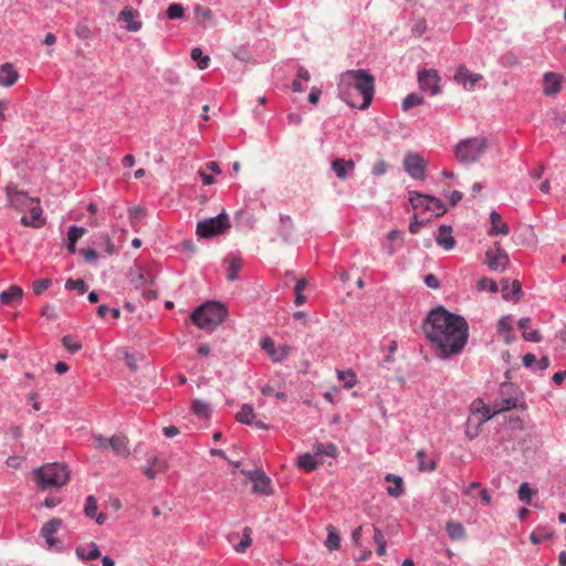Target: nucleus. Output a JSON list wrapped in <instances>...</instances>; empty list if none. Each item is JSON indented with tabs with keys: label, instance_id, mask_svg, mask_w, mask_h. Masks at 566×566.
I'll return each mask as SVG.
<instances>
[{
	"label": "nucleus",
	"instance_id": "44",
	"mask_svg": "<svg viewBox=\"0 0 566 566\" xmlns=\"http://www.w3.org/2000/svg\"><path fill=\"white\" fill-rule=\"evenodd\" d=\"M242 535H243V536H242L241 542H240L238 545H235V551H237L238 553H243V552H245V549H247L248 547H250V546H251V544H252V537H251V535H252V530H251L250 527H248V526H247V527H244V528H243V534H242Z\"/></svg>",
	"mask_w": 566,
	"mask_h": 566
},
{
	"label": "nucleus",
	"instance_id": "60",
	"mask_svg": "<svg viewBox=\"0 0 566 566\" xmlns=\"http://www.w3.org/2000/svg\"><path fill=\"white\" fill-rule=\"evenodd\" d=\"M523 338L527 342H535V343H538L541 342L542 339V336L539 334V332L537 331H532V332H524L523 333Z\"/></svg>",
	"mask_w": 566,
	"mask_h": 566
},
{
	"label": "nucleus",
	"instance_id": "47",
	"mask_svg": "<svg viewBox=\"0 0 566 566\" xmlns=\"http://www.w3.org/2000/svg\"><path fill=\"white\" fill-rule=\"evenodd\" d=\"M534 494V491L532 490V488L530 486L528 483L526 482H523L520 488H518V499L526 503V504H530L531 501H532V496Z\"/></svg>",
	"mask_w": 566,
	"mask_h": 566
},
{
	"label": "nucleus",
	"instance_id": "36",
	"mask_svg": "<svg viewBox=\"0 0 566 566\" xmlns=\"http://www.w3.org/2000/svg\"><path fill=\"white\" fill-rule=\"evenodd\" d=\"M314 452H315V455L325 454V455H328L332 458H336L338 455L337 447L334 443H327V444L316 443L314 446Z\"/></svg>",
	"mask_w": 566,
	"mask_h": 566
},
{
	"label": "nucleus",
	"instance_id": "1",
	"mask_svg": "<svg viewBox=\"0 0 566 566\" xmlns=\"http://www.w3.org/2000/svg\"><path fill=\"white\" fill-rule=\"evenodd\" d=\"M423 329L440 357L458 354L468 342L469 326L465 319L443 307L430 312Z\"/></svg>",
	"mask_w": 566,
	"mask_h": 566
},
{
	"label": "nucleus",
	"instance_id": "49",
	"mask_svg": "<svg viewBox=\"0 0 566 566\" xmlns=\"http://www.w3.org/2000/svg\"><path fill=\"white\" fill-rule=\"evenodd\" d=\"M86 233V229L82 227L72 226L67 232V240L71 243H76L84 234Z\"/></svg>",
	"mask_w": 566,
	"mask_h": 566
},
{
	"label": "nucleus",
	"instance_id": "2",
	"mask_svg": "<svg viewBox=\"0 0 566 566\" xmlns=\"http://www.w3.org/2000/svg\"><path fill=\"white\" fill-rule=\"evenodd\" d=\"M342 98L352 107L366 109L375 94V78L366 70H352L342 75Z\"/></svg>",
	"mask_w": 566,
	"mask_h": 566
},
{
	"label": "nucleus",
	"instance_id": "59",
	"mask_svg": "<svg viewBox=\"0 0 566 566\" xmlns=\"http://www.w3.org/2000/svg\"><path fill=\"white\" fill-rule=\"evenodd\" d=\"M124 360H125V364L127 365V367L130 370H133V371L137 370V368H138L137 358L134 355L126 354L125 357H124Z\"/></svg>",
	"mask_w": 566,
	"mask_h": 566
},
{
	"label": "nucleus",
	"instance_id": "12",
	"mask_svg": "<svg viewBox=\"0 0 566 566\" xmlns=\"http://www.w3.org/2000/svg\"><path fill=\"white\" fill-rule=\"evenodd\" d=\"M261 347L268 353L270 358L275 363L286 359L292 350L290 345H282V346L275 347L273 339H271L270 337H265L261 340Z\"/></svg>",
	"mask_w": 566,
	"mask_h": 566
},
{
	"label": "nucleus",
	"instance_id": "57",
	"mask_svg": "<svg viewBox=\"0 0 566 566\" xmlns=\"http://www.w3.org/2000/svg\"><path fill=\"white\" fill-rule=\"evenodd\" d=\"M108 440L109 439L104 438L102 434H97L94 437V446L97 449H107L109 448Z\"/></svg>",
	"mask_w": 566,
	"mask_h": 566
},
{
	"label": "nucleus",
	"instance_id": "34",
	"mask_svg": "<svg viewBox=\"0 0 566 566\" xmlns=\"http://www.w3.org/2000/svg\"><path fill=\"white\" fill-rule=\"evenodd\" d=\"M426 210L431 211L439 217L446 213L447 208L439 198L428 196V203L426 205Z\"/></svg>",
	"mask_w": 566,
	"mask_h": 566
},
{
	"label": "nucleus",
	"instance_id": "52",
	"mask_svg": "<svg viewBox=\"0 0 566 566\" xmlns=\"http://www.w3.org/2000/svg\"><path fill=\"white\" fill-rule=\"evenodd\" d=\"M62 344L71 353H76L82 348V344L74 342L73 338L69 335L62 338Z\"/></svg>",
	"mask_w": 566,
	"mask_h": 566
},
{
	"label": "nucleus",
	"instance_id": "9",
	"mask_svg": "<svg viewBox=\"0 0 566 566\" xmlns=\"http://www.w3.org/2000/svg\"><path fill=\"white\" fill-rule=\"evenodd\" d=\"M486 264L493 271H504L509 264V255L499 242L494 243V249L486 251Z\"/></svg>",
	"mask_w": 566,
	"mask_h": 566
},
{
	"label": "nucleus",
	"instance_id": "21",
	"mask_svg": "<svg viewBox=\"0 0 566 566\" xmlns=\"http://www.w3.org/2000/svg\"><path fill=\"white\" fill-rule=\"evenodd\" d=\"M108 443L116 455L126 458L129 454L128 439L124 434H114Z\"/></svg>",
	"mask_w": 566,
	"mask_h": 566
},
{
	"label": "nucleus",
	"instance_id": "39",
	"mask_svg": "<svg viewBox=\"0 0 566 566\" xmlns=\"http://www.w3.org/2000/svg\"><path fill=\"white\" fill-rule=\"evenodd\" d=\"M191 59L197 62V66L200 70H205L209 66L210 57L208 55H203L202 50L199 48L191 50Z\"/></svg>",
	"mask_w": 566,
	"mask_h": 566
},
{
	"label": "nucleus",
	"instance_id": "63",
	"mask_svg": "<svg viewBox=\"0 0 566 566\" xmlns=\"http://www.w3.org/2000/svg\"><path fill=\"white\" fill-rule=\"evenodd\" d=\"M424 283L427 284L428 287L430 289H438L439 287V280L436 275L433 274H428L426 277H424Z\"/></svg>",
	"mask_w": 566,
	"mask_h": 566
},
{
	"label": "nucleus",
	"instance_id": "17",
	"mask_svg": "<svg viewBox=\"0 0 566 566\" xmlns=\"http://www.w3.org/2000/svg\"><path fill=\"white\" fill-rule=\"evenodd\" d=\"M42 208L39 205V199H35V202L30 207V217L23 216L21 218V223L24 227H32V228H41L45 220L42 218Z\"/></svg>",
	"mask_w": 566,
	"mask_h": 566
},
{
	"label": "nucleus",
	"instance_id": "37",
	"mask_svg": "<svg viewBox=\"0 0 566 566\" xmlns=\"http://www.w3.org/2000/svg\"><path fill=\"white\" fill-rule=\"evenodd\" d=\"M297 464L300 468L304 469L306 472H311L316 469L317 461H315V457L313 454L305 453L298 458Z\"/></svg>",
	"mask_w": 566,
	"mask_h": 566
},
{
	"label": "nucleus",
	"instance_id": "31",
	"mask_svg": "<svg viewBox=\"0 0 566 566\" xmlns=\"http://www.w3.org/2000/svg\"><path fill=\"white\" fill-rule=\"evenodd\" d=\"M227 261L229 263L227 279L229 281H235L238 279V272L242 266V260L237 255H229Z\"/></svg>",
	"mask_w": 566,
	"mask_h": 566
},
{
	"label": "nucleus",
	"instance_id": "32",
	"mask_svg": "<svg viewBox=\"0 0 566 566\" xmlns=\"http://www.w3.org/2000/svg\"><path fill=\"white\" fill-rule=\"evenodd\" d=\"M254 418L255 413L253 411V408L248 403H243L241 406V409L235 415V419L244 424H251Z\"/></svg>",
	"mask_w": 566,
	"mask_h": 566
},
{
	"label": "nucleus",
	"instance_id": "46",
	"mask_svg": "<svg viewBox=\"0 0 566 566\" xmlns=\"http://www.w3.org/2000/svg\"><path fill=\"white\" fill-rule=\"evenodd\" d=\"M426 457V452L420 450L417 452V458L419 460V470L420 471H433L436 470L437 468V462L434 460H430L428 462H426V459H423Z\"/></svg>",
	"mask_w": 566,
	"mask_h": 566
},
{
	"label": "nucleus",
	"instance_id": "43",
	"mask_svg": "<svg viewBox=\"0 0 566 566\" xmlns=\"http://www.w3.org/2000/svg\"><path fill=\"white\" fill-rule=\"evenodd\" d=\"M337 378L339 380L345 381V387L346 388H352L357 382L356 374L352 369H348V370H337Z\"/></svg>",
	"mask_w": 566,
	"mask_h": 566
},
{
	"label": "nucleus",
	"instance_id": "7",
	"mask_svg": "<svg viewBox=\"0 0 566 566\" xmlns=\"http://www.w3.org/2000/svg\"><path fill=\"white\" fill-rule=\"evenodd\" d=\"M403 168L411 178L423 180L426 177L427 161L417 153H408L403 158Z\"/></svg>",
	"mask_w": 566,
	"mask_h": 566
},
{
	"label": "nucleus",
	"instance_id": "55",
	"mask_svg": "<svg viewBox=\"0 0 566 566\" xmlns=\"http://www.w3.org/2000/svg\"><path fill=\"white\" fill-rule=\"evenodd\" d=\"M387 170V163L385 160H378L373 165L371 172L375 176H381Z\"/></svg>",
	"mask_w": 566,
	"mask_h": 566
},
{
	"label": "nucleus",
	"instance_id": "14",
	"mask_svg": "<svg viewBox=\"0 0 566 566\" xmlns=\"http://www.w3.org/2000/svg\"><path fill=\"white\" fill-rule=\"evenodd\" d=\"M139 12L133 7H125L119 13V20L126 23V30L137 32L142 29L143 23L138 20Z\"/></svg>",
	"mask_w": 566,
	"mask_h": 566
},
{
	"label": "nucleus",
	"instance_id": "45",
	"mask_svg": "<svg viewBox=\"0 0 566 566\" xmlns=\"http://www.w3.org/2000/svg\"><path fill=\"white\" fill-rule=\"evenodd\" d=\"M195 15L198 22H211L212 21V11L209 8L197 6L195 8Z\"/></svg>",
	"mask_w": 566,
	"mask_h": 566
},
{
	"label": "nucleus",
	"instance_id": "51",
	"mask_svg": "<svg viewBox=\"0 0 566 566\" xmlns=\"http://www.w3.org/2000/svg\"><path fill=\"white\" fill-rule=\"evenodd\" d=\"M476 287H478L479 291L489 290L492 293L497 292V284H496V282L493 281L492 279H488V277H483V279L479 280V282L476 284Z\"/></svg>",
	"mask_w": 566,
	"mask_h": 566
},
{
	"label": "nucleus",
	"instance_id": "10",
	"mask_svg": "<svg viewBox=\"0 0 566 566\" xmlns=\"http://www.w3.org/2000/svg\"><path fill=\"white\" fill-rule=\"evenodd\" d=\"M130 283L137 290L145 289L148 285H151L155 281L154 273L147 268L135 265L130 269Z\"/></svg>",
	"mask_w": 566,
	"mask_h": 566
},
{
	"label": "nucleus",
	"instance_id": "35",
	"mask_svg": "<svg viewBox=\"0 0 566 566\" xmlns=\"http://www.w3.org/2000/svg\"><path fill=\"white\" fill-rule=\"evenodd\" d=\"M482 424H479V420L474 416H470L467 421L465 436L469 440H473L480 433Z\"/></svg>",
	"mask_w": 566,
	"mask_h": 566
},
{
	"label": "nucleus",
	"instance_id": "11",
	"mask_svg": "<svg viewBox=\"0 0 566 566\" xmlns=\"http://www.w3.org/2000/svg\"><path fill=\"white\" fill-rule=\"evenodd\" d=\"M247 476L253 481V491L263 495H270L273 492L271 479L261 470L247 472Z\"/></svg>",
	"mask_w": 566,
	"mask_h": 566
},
{
	"label": "nucleus",
	"instance_id": "24",
	"mask_svg": "<svg viewBox=\"0 0 566 566\" xmlns=\"http://www.w3.org/2000/svg\"><path fill=\"white\" fill-rule=\"evenodd\" d=\"M436 240L440 247L448 251L452 250L455 245L452 228L450 226H441Z\"/></svg>",
	"mask_w": 566,
	"mask_h": 566
},
{
	"label": "nucleus",
	"instance_id": "48",
	"mask_svg": "<svg viewBox=\"0 0 566 566\" xmlns=\"http://www.w3.org/2000/svg\"><path fill=\"white\" fill-rule=\"evenodd\" d=\"M66 290H75L78 294H84L87 291V284L83 280L69 279L65 282Z\"/></svg>",
	"mask_w": 566,
	"mask_h": 566
},
{
	"label": "nucleus",
	"instance_id": "42",
	"mask_svg": "<svg viewBox=\"0 0 566 566\" xmlns=\"http://www.w3.org/2000/svg\"><path fill=\"white\" fill-rule=\"evenodd\" d=\"M191 409L193 413H196L200 418H207L210 415V407L207 402L202 400H193L191 405Z\"/></svg>",
	"mask_w": 566,
	"mask_h": 566
},
{
	"label": "nucleus",
	"instance_id": "28",
	"mask_svg": "<svg viewBox=\"0 0 566 566\" xmlns=\"http://www.w3.org/2000/svg\"><path fill=\"white\" fill-rule=\"evenodd\" d=\"M385 480L387 482H392L394 485H390L387 488V493L392 496V497H399L402 495L403 493V488H402V479L397 476V475H394L391 473L387 474Z\"/></svg>",
	"mask_w": 566,
	"mask_h": 566
},
{
	"label": "nucleus",
	"instance_id": "29",
	"mask_svg": "<svg viewBox=\"0 0 566 566\" xmlns=\"http://www.w3.org/2000/svg\"><path fill=\"white\" fill-rule=\"evenodd\" d=\"M447 533L452 541L462 539L465 537V528L461 523L448 522L446 525Z\"/></svg>",
	"mask_w": 566,
	"mask_h": 566
},
{
	"label": "nucleus",
	"instance_id": "19",
	"mask_svg": "<svg viewBox=\"0 0 566 566\" xmlns=\"http://www.w3.org/2000/svg\"><path fill=\"white\" fill-rule=\"evenodd\" d=\"M562 88V76L557 73L547 72L543 77V93L546 96H555Z\"/></svg>",
	"mask_w": 566,
	"mask_h": 566
},
{
	"label": "nucleus",
	"instance_id": "58",
	"mask_svg": "<svg viewBox=\"0 0 566 566\" xmlns=\"http://www.w3.org/2000/svg\"><path fill=\"white\" fill-rule=\"evenodd\" d=\"M497 326H499L500 333L512 332V326H511V323H510V317H507V316L502 317L499 321Z\"/></svg>",
	"mask_w": 566,
	"mask_h": 566
},
{
	"label": "nucleus",
	"instance_id": "6",
	"mask_svg": "<svg viewBox=\"0 0 566 566\" xmlns=\"http://www.w3.org/2000/svg\"><path fill=\"white\" fill-rule=\"evenodd\" d=\"M229 228L230 221L228 214L224 211H222L219 216L214 218H209L199 221L197 224V234L200 238H211L223 233Z\"/></svg>",
	"mask_w": 566,
	"mask_h": 566
},
{
	"label": "nucleus",
	"instance_id": "30",
	"mask_svg": "<svg viewBox=\"0 0 566 566\" xmlns=\"http://www.w3.org/2000/svg\"><path fill=\"white\" fill-rule=\"evenodd\" d=\"M327 538L325 541V546L329 551L338 549L340 546V536L336 528L333 525H327Z\"/></svg>",
	"mask_w": 566,
	"mask_h": 566
},
{
	"label": "nucleus",
	"instance_id": "26",
	"mask_svg": "<svg viewBox=\"0 0 566 566\" xmlns=\"http://www.w3.org/2000/svg\"><path fill=\"white\" fill-rule=\"evenodd\" d=\"M75 554L83 562L94 560L101 556L99 548L94 542L90 543L88 549L85 546L76 547Z\"/></svg>",
	"mask_w": 566,
	"mask_h": 566
},
{
	"label": "nucleus",
	"instance_id": "61",
	"mask_svg": "<svg viewBox=\"0 0 566 566\" xmlns=\"http://www.w3.org/2000/svg\"><path fill=\"white\" fill-rule=\"evenodd\" d=\"M42 315L52 319L57 316L56 308L53 305H46L42 310Z\"/></svg>",
	"mask_w": 566,
	"mask_h": 566
},
{
	"label": "nucleus",
	"instance_id": "50",
	"mask_svg": "<svg viewBox=\"0 0 566 566\" xmlns=\"http://www.w3.org/2000/svg\"><path fill=\"white\" fill-rule=\"evenodd\" d=\"M52 284L50 279H41L33 282L32 289L35 295L44 293Z\"/></svg>",
	"mask_w": 566,
	"mask_h": 566
},
{
	"label": "nucleus",
	"instance_id": "27",
	"mask_svg": "<svg viewBox=\"0 0 566 566\" xmlns=\"http://www.w3.org/2000/svg\"><path fill=\"white\" fill-rule=\"evenodd\" d=\"M23 296V290L18 285H11L8 290L0 293V303L10 305L14 301H20Z\"/></svg>",
	"mask_w": 566,
	"mask_h": 566
},
{
	"label": "nucleus",
	"instance_id": "20",
	"mask_svg": "<svg viewBox=\"0 0 566 566\" xmlns=\"http://www.w3.org/2000/svg\"><path fill=\"white\" fill-rule=\"evenodd\" d=\"M355 165L353 159L336 158L331 163V168L338 179L345 180L348 177V172L354 170Z\"/></svg>",
	"mask_w": 566,
	"mask_h": 566
},
{
	"label": "nucleus",
	"instance_id": "64",
	"mask_svg": "<svg viewBox=\"0 0 566 566\" xmlns=\"http://www.w3.org/2000/svg\"><path fill=\"white\" fill-rule=\"evenodd\" d=\"M422 226L423 222L419 221L417 214H415L413 220L409 224V231L411 233H418Z\"/></svg>",
	"mask_w": 566,
	"mask_h": 566
},
{
	"label": "nucleus",
	"instance_id": "3",
	"mask_svg": "<svg viewBox=\"0 0 566 566\" xmlns=\"http://www.w3.org/2000/svg\"><path fill=\"white\" fill-rule=\"evenodd\" d=\"M228 316L227 307L219 302H208L191 314V321L201 329H214Z\"/></svg>",
	"mask_w": 566,
	"mask_h": 566
},
{
	"label": "nucleus",
	"instance_id": "53",
	"mask_svg": "<svg viewBox=\"0 0 566 566\" xmlns=\"http://www.w3.org/2000/svg\"><path fill=\"white\" fill-rule=\"evenodd\" d=\"M97 511V502L93 495L87 496L85 503V514L88 517H94Z\"/></svg>",
	"mask_w": 566,
	"mask_h": 566
},
{
	"label": "nucleus",
	"instance_id": "23",
	"mask_svg": "<svg viewBox=\"0 0 566 566\" xmlns=\"http://www.w3.org/2000/svg\"><path fill=\"white\" fill-rule=\"evenodd\" d=\"M501 284H502L503 298L518 300L522 296V286H521L520 281L514 280L513 282H510L507 279H504V280H502Z\"/></svg>",
	"mask_w": 566,
	"mask_h": 566
},
{
	"label": "nucleus",
	"instance_id": "4",
	"mask_svg": "<svg viewBox=\"0 0 566 566\" xmlns=\"http://www.w3.org/2000/svg\"><path fill=\"white\" fill-rule=\"evenodd\" d=\"M35 481L42 489L60 488L70 479L67 467L62 463H49L34 472Z\"/></svg>",
	"mask_w": 566,
	"mask_h": 566
},
{
	"label": "nucleus",
	"instance_id": "18",
	"mask_svg": "<svg viewBox=\"0 0 566 566\" xmlns=\"http://www.w3.org/2000/svg\"><path fill=\"white\" fill-rule=\"evenodd\" d=\"M62 525L63 521L61 518L53 517L41 528V535L44 537L49 547H53L57 543L54 534L62 527Z\"/></svg>",
	"mask_w": 566,
	"mask_h": 566
},
{
	"label": "nucleus",
	"instance_id": "56",
	"mask_svg": "<svg viewBox=\"0 0 566 566\" xmlns=\"http://www.w3.org/2000/svg\"><path fill=\"white\" fill-rule=\"evenodd\" d=\"M516 406H517V399L510 397L502 401L501 408L496 411L499 412V411L512 410V409L516 408Z\"/></svg>",
	"mask_w": 566,
	"mask_h": 566
},
{
	"label": "nucleus",
	"instance_id": "8",
	"mask_svg": "<svg viewBox=\"0 0 566 566\" xmlns=\"http://www.w3.org/2000/svg\"><path fill=\"white\" fill-rule=\"evenodd\" d=\"M9 205L17 210H24L30 208L36 198L29 197L25 192L18 190L15 185H9L6 188Z\"/></svg>",
	"mask_w": 566,
	"mask_h": 566
},
{
	"label": "nucleus",
	"instance_id": "38",
	"mask_svg": "<svg viewBox=\"0 0 566 566\" xmlns=\"http://www.w3.org/2000/svg\"><path fill=\"white\" fill-rule=\"evenodd\" d=\"M428 196L418 191L409 192V202L411 203L413 209L423 208L426 210V205L428 203Z\"/></svg>",
	"mask_w": 566,
	"mask_h": 566
},
{
	"label": "nucleus",
	"instance_id": "15",
	"mask_svg": "<svg viewBox=\"0 0 566 566\" xmlns=\"http://www.w3.org/2000/svg\"><path fill=\"white\" fill-rule=\"evenodd\" d=\"M454 81L463 87L472 88L478 82L482 80L479 73H472L467 66L460 65L453 76Z\"/></svg>",
	"mask_w": 566,
	"mask_h": 566
},
{
	"label": "nucleus",
	"instance_id": "13",
	"mask_svg": "<svg viewBox=\"0 0 566 566\" xmlns=\"http://www.w3.org/2000/svg\"><path fill=\"white\" fill-rule=\"evenodd\" d=\"M419 86L422 91H428L431 95L440 92V77L433 70L421 71L418 75Z\"/></svg>",
	"mask_w": 566,
	"mask_h": 566
},
{
	"label": "nucleus",
	"instance_id": "54",
	"mask_svg": "<svg viewBox=\"0 0 566 566\" xmlns=\"http://www.w3.org/2000/svg\"><path fill=\"white\" fill-rule=\"evenodd\" d=\"M184 15V8L179 3H172L167 9V17L169 19H179Z\"/></svg>",
	"mask_w": 566,
	"mask_h": 566
},
{
	"label": "nucleus",
	"instance_id": "5",
	"mask_svg": "<svg viewBox=\"0 0 566 566\" xmlns=\"http://www.w3.org/2000/svg\"><path fill=\"white\" fill-rule=\"evenodd\" d=\"M486 149L484 137H473L459 142L454 146V155L461 163H475Z\"/></svg>",
	"mask_w": 566,
	"mask_h": 566
},
{
	"label": "nucleus",
	"instance_id": "62",
	"mask_svg": "<svg viewBox=\"0 0 566 566\" xmlns=\"http://www.w3.org/2000/svg\"><path fill=\"white\" fill-rule=\"evenodd\" d=\"M321 97V90L316 86H313L311 88L310 95H308V102L311 104H316L319 101Z\"/></svg>",
	"mask_w": 566,
	"mask_h": 566
},
{
	"label": "nucleus",
	"instance_id": "40",
	"mask_svg": "<svg viewBox=\"0 0 566 566\" xmlns=\"http://www.w3.org/2000/svg\"><path fill=\"white\" fill-rule=\"evenodd\" d=\"M424 103V98L418 94H409L402 101V109L405 112L411 109L415 106L422 105Z\"/></svg>",
	"mask_w": 566,
	"mask_h": 566
},
{
	"label": "nucleus",
	"instance_id": "33",
	"mask_svg": "<svg viewBox=\"0 0 566 566\" xmlns=\"http://www.w3.org/2000/svg\"><path fill=\"white\" fill-rule=\"evenodd\" d=\"M554 536V532L544 527L539 526L530 535V541L533 544H539L542 541L551 539Z\"/></svg>",
	"mask_w": 566,
	"mask_h": 566
},
{
	"label": "nucleus",
	"instance_id": "25",
	"mask_svg": "<svg viewBox=\"0 0 566 566\" xmlns=\"http://www.w3.org/2000/svg\"><path fill=\"white\" fill-rule=\"evenodd\" d=\"M491 219V229L489 231L490 235H507L509 234V226L502 220V217L496 211H492L490 213Z\"/></svg>",
	"mask_w": 566,
	"mask_h": 566
},
{
	"label": "nucleus",
	"instance_id": "41",
	"mask_svg": "<svg viewBox=\"0 0 566 566\" xmlns=\"http://www.w3.org/2000/svg\"><path fill=\"white\" fill-rule=\"evenodd\" d=\"M374 541L377 545V548H376L377 554L379 556L386 555L387 543H386L385 536H384L382 532L376 526H374Z\"/></svg>",
	"mask_w": 566,
	"mask_h": 566
},
{
	"label": "nucleus",
	"instance_id": "22",
	"mask_svg": "<svg viewBox=\"0 0 566 566\" xmlns=\"http://www.w3.org/2000/svg\"><path fill=\"white\" fill-rule=\"evenodd\" d=\"M19 73L11 63H4L0 66V86L10 87L15 84Z\"/></svg>",
	"mask_w": 566,
	"mask_h": 566
},
{
	"label": "nucleus",
	"instance_id": "16",
	"mask_svg": "<svg viewBox=\"0 0 566 566\" xmlns=\"http://www.w3.org/2000/svg\"><path fill=\"white\" fill-rule=\"evenodd\" d=\"M471 415L474 416L476 420H479V424L485 423L488 420L492 419L497 411H491L490 407L486 406L482 400L476 399L471 403Z\"/></svg>",
	"mask_w": 566,
	"mask_h": 566
}]
</instances>
